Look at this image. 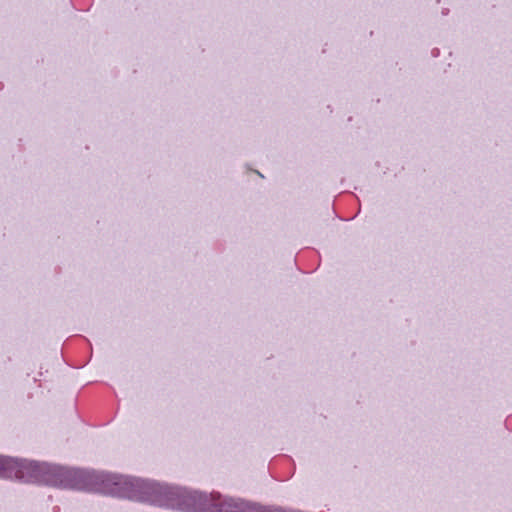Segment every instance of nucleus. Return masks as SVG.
Here are the masks:
<instances>
[{
  "instance_id": "f257e3e1",
  "label": "nucleus",
  "mask_w": 512,
  "mask_h": 512,
  "mask_svg": "<svg viewBox=\"0 0 512 512\" xmlns=\"http://www.w3.org/2000/svg\"><path fill=\"white\" fill-rule=\"evenodd\" d=\"M142 479L117 474H104L59 467L55 487L98 491L138 501Z\"/></svg>"
},
{
  "instance_id": "f03ea898",
  "label": "nucleus",
  "mask_w": 512,
  "mask_h": 512,
  "mask_svg": "<svg viewBox=\"0 0 512 512\" xmlns=\"http://www.w3.org/2000/svg\"><path fill=\"white\" fill-rule=\"evenodd\" d=\"M58 466L0 455V477L55 486Z\"/></svg>"
},
{
  "instance_id": "7ed1b4c3",
  "label": "nucleus",
  "mask_w": 512,
  "mask_h": 512,
  "mask_svg": "<svg viewBox=\"0 0 512 512\" xmlns=\"http://www.w3.org/2000/svg\"><path fill=\"white\" fill-rule=\"evenodd\" d=\"M177 487L142 479L138 501L160 507L173 508Z\"/></svg>"
},
{
  "instance_id": "20e7f679",
  "label": "nucleus",
  "mask_w": 512,
  "mask_h": 512,
  "mask_svg": "<svg viewBox=\"0 0 512 512\" xmlns=\"http://www.w3.org/2000/svg\"><path fill=\"white\" fill-rule=\"evenodd\" d=\"M208 501V496L204 493L177 487L176 499L172 509L185 512H202L206 509Z\"/></svg>"
},
{
  "instance_id": "39448f33",
  "label": "nucleus",
  "mask_w": 512,
  "mask_h": 512,
  "mask_svg": "<svg viewBox=\"0 0 512 512\" xmlns=\"http://www.w3.org/2000/svg\"><path fill=\"white\" fill-rule=\"evenodd\" d=\"M216 506L217 512H283L282 508L264 507L241 499H224Z\"/></svg>"
}]
</instances>
